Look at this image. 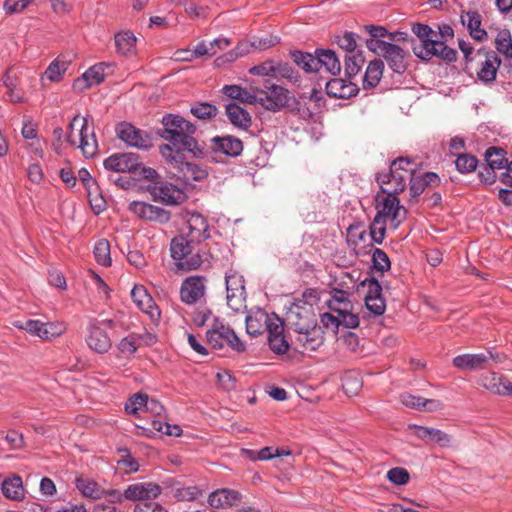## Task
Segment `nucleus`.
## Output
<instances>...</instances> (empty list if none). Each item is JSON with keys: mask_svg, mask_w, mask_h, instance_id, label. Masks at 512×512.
Segmentation results:
<instances>
[{"mask_svg": "<svg viewBox=\"0 0 512 512\" xmlns=\"http://www.w3.org/2000/svg\"><path fill=\"white\" fill-rule=\"evenodd\" d=\"M461 22L467 27L470 36L482 42L487 39L488 34L485 29L481 28L482 17L477 11H467L461 15Z\"/></svg>", "mask_w": 512, "mask_h": 512, "instance_id": "31", "label": "nucleus"}, {"mask_svg": "<svg viewBox=\"0 0 512 512\" xmlns=\"http://www.w3.org/2000/svg\"><path fill=\"white\" fill-rule=\"evenodd\" d=\"M88 116L82 118V124L78 130L77 147L82 150L83 156L92 158L98 151V142L94 128H89Z\"/></svg>", "mask_w": 512, "mask_h": 512, "instance_id": "24", "label": "nucleus"}, {"mask_svg": "<svg viewBox=\"0 0 512 512\" xmlns=\"http://www.w3.org/2000/svg\"><path fill=\"white\" fill-rule=\"evenodd\" d=\"M159 151L162 157L178 170L179 177L186 183L201 181L207 177L208 173L204 168L196 163L187 161L183 153L173 152L170 145H160Z\"/></svg>", "mask_w": 512, "mask_h": 512, "instance_id": "5", "label": "nucleus"}, {"mask_svg": "<svg viewBox=\"0 0 512 512\" xmlns=\"http://www.w3.org/2000/svg\"><path fill=\"white\" fill-rule=\"evenodd\" d=\"M116 50L123 56L132 55L136 50L137 38L130 31H120L114 36Z\"/></svg>", "mask_w": 512, "mask_h": 512, "instance_id": "37", "label": "nucleus"}, {"mask_svg": "<svg viewBox=\"0 0 512 512\" xmlns=\"http://www.w3.org/2000/svg\"><path fill=\"white\" fill-rule=\"evenodd\" d=\"M289 327H294L295 323H315L313 321V309L309 306L299 307L297 304H290L286 313Z\"/></svg>", "mask_w": 512, "mask_h": 512, "instance_id": "36", "label": "nucleus"}, {"mask_svg": "<svg viewBox=\"0 0 512 512\" xmlns=\"http://www.w3.org/2000/svg\"><path fill=\"white\" fill-rule=\"evenodd\" d=\"M408 56L407 51L392 43L383 57L393 72L403 74L407 69Z\"/></svg>", "mask_w": 512, "mask_h": 512, "instance_id": "30", "label": "nucleus"}, {"mask_svg": "<svg viewBox=\"0 0 512 512\" xmlns=\"http://www.w3.org/2000/svg\"><path fill=\"white\" fill-rule=\"evenodd\" d=\"M384 69V63L381 59L371 61L363 77V88L371 89L378 85Z\"/></svg>", "mask_w": 512, "mask_h": 512, "instance_id": "39", "label": "nucleus"}, {"mask_svg": "<svg viewBox=\"0 0 512 512\" xmlns=\"http://www.w3.org/2000/svg\"><path fill=\"white\" fill-rule=\"evenodd\" d=\"M496 51L506 60H512V35L509 29L499 30L494 41Z\"/></svg>", "mask_w": 512, "mask_h": 512, "instance_id": "42", "label": "nucleus"}, {"mask_svg": "<svg viewBox=\"0 0 512 512\" xmlns=\"http://www.w3.org/2000/svg\"><path fill=\"white\" fill-rule=\"evenodd\" d=\"M206 278L203 276H191L186 278L180 288L181 300L188 305L201 300L206 291Z\"/></svg>", "mask_w": 512, "mask_h": 512, "instance_id": "22", "label": "nucleus"}, {"mask_svg": "<svg viewBox=\"0 0 512 512\" xmlns=\"http://www.w3.org/2000/svg\"><path fill=\"white\" fill-rule=\"evenodd\" d=\"M327 306L336 314L339 312H346L347 309H352L349 293L341 289H334L331 292L330 299L327 301Z\"/></svg>", "mask_w": 512, "mask_h": 512, "instance_id": "40", "label": "nucleus"}, {"mask_svg": "<svg viewBox=\"0 0 512 512\" xmlns=\"http://www.w3.org/2000/svg\"><path fill=\"white\" fill-rule=\"evenodd\" d=\"M268 90H259L260 106L270 111H277L283 107L289 106L290 92L279 85L271 84Z\"/></svg>", "mask_w": 512, "mask_h": 512, "instance_id": "14", "label": "nucleus"}, {"mask_svg": "<svg viewBox=\"0 0 512 512\" xmlns=\"http://www.w3.org/2000/svg\"><path fill=\"white\" fill-rule=\"evenodd\" d=\"M352 309H347L346 312H339V326L347 329H355L359 326L360 320L357 314L352 313Z\"/></svg>", "mask_w": 512, "mask_h": 512, "instance_id": "61", "label": "nucleus"}, {"mask_svg": "<svg viewBox=\"0 0 512 512\" xmlns=\"http://www.w3.org/2000/svg\"><path fill=\"white\" fill-rule=\"evenodd\" d=\"M275 317V314L269 315L261 308L251 310L245 317L246 332L252 337L268 332Z\"/></svg>", "mask_w": 512, "mask_h": 512, "instance_id": "21", "label": "nucleus"}, {"mask_svg": "<svg viewBox=\"0 0 512 512\" xmlns=\"http://www.w3.org/2000/svg\"><path fill=\"white\" fill-rule=\"evenodd\" d=\"M475 57L480 65L477 71V78L485 85L492 84L501 65V59L497 52L480 48L476 51Z\"/></svg>", "mask_w": 512, "mask_h": 512, "instance_id": "10", "label": "nucleus"}, {"mask_svg": "<svg viewBox=\"0 0 512 512\" xmlns=\"http://www.w3.org/2000/svg\"><path fill=\"white\" fill-rule=\"evenodd\" d=\"M192 243L186 235L176 236L171 241V257L181 270H194L202 263L201 256L198 253L193 254Z\"/></svg>", "mask_w": 512, "mask_h": 512, "instance_id": "6", "label": "nucleus"}, {"mask_svg": "<svg viewBox=\"0 0 512 512\" xmlns=\"http://www.w3.org/2000/svg\"><path fill=\"white\" fill-rule=\"evenodd\" d=\"M162 492L161 486L153 482H137L128 485L123 491L126 500L150 502Z\"/></svg>", "mask_w": 512, "mask_h": 512, "instance_id": "17", "label": "nucleus"}, {"mask_svg": "<svg viewBox=\"0 0 512 512\" xmlns=\"http://www.w3.org/2000/svg\"><path fill=\"white\" fill-rule=\"evenodd\" d=\"M162 128L158 135L167 141L173 152L189 153L193 158L200 159L207 155L204 145L195 137L197 128L179 114L168 113L161 119Z\"/></svg>", "mask_w": 512, "mask_h": 512, "instance_id": "2", "label": "nucleus"}, {"mask_svg": "<svg viewBox=\"0 0 512 512\" xmlns=\"http://www.w3.org/2000/svg\"><path fill=\"white\" fill-rule=\"evenodd\" d=\"M387 479L398 486L404 485L409 480V473L405 468L395 467L387 472Z\"/></svg>", "mask_w": 512, "mask_h": 512, "instance_id": "59", "label": "nucleus"}, {"mask_svg": "<svg viewBox=\"0 0 512 512\" xmlns=\"http://www.w3.org/2000/svg\"><path fill=\"white\" fill-rule=\"evenodd\" d=\"M284 332L283 322L279 317H275L267 332V342L270 350L276 355H283L292 348L291 340H287Z\"/></svg>", "mask_w": 512, "mask_h": 512, "instance_id": "18", "label": "nucleus"}, {"mask_svg": "<svg viewBox=\"0 0 512 512\" xmlns=\"http://www.w3.org/2000/svg\"><path fill=\"white\" fill-rule=\"evenodd\" d=\"M108 66L106 63H98L88 68L81 77L75 79V89H87L94 85L102 83L105 79V67Z\"/></svg>", "mask_w": 512, "mask_h": 512, "instance_id": "27", "label": "nucleus"}, {"mask_svg": "<svg viewBox=\"0 0 512 512\" xmlns=\"http://www.w3.org/2000/svg\"><path fill=\"white\" fill-rule=\"evenodd\" d=\"M93 254L96 262L104 267H108L112 264L110 244L106 239H100L95 243Z\"/></svg>", "mask_w": 512, "mask_h": 512, "instance_id": "45", "label": "nucleus"}, {"mask_svg": "<svg viewBox=\"0 0 512 512\" xmlns=\"http://www.w3.org/2000/svg\"><path fill=\"white\" fill-rule=\"evenodd\" d=\"M146 190L154 201H159L166 205L180 204L186 198L183 189L162 180V178L155 185H147Z\"/></svg>", "mask_w": 512, "mask_h": 512, "instance_id": "11", "label": "nucleus"}, {"mask_svg": "<svg viewBox=\"0 0 512 512\" xmlns=\"http://www.w3.org/2000/svg\"><path fill=\"white\" fill-rule=\"evenodd\" d=\"M25 331L33 336H37L42 340H46L45 334L47 332L46 323L40 320L29 319L26 320Z\"/></svg>", "mask_w": 512, "mask_h": 512, "instance_id": "57", "label": "nucleus"}, {"mask_svg": "<svg viewBox=\"0 0 512 512\" xmlns=\"http://www.w3.org/2000/svg\"><path fill=\"white\" fill-rule=\"evenodd\" d=\"M190 111L193 116L202 120L211 119L217 115L216 106L207 102H202L191 107Z\"/></svg>", "mask_w": 512, "mask_h": 512, "instance_id": "56", "label": "nucleus"}, {"mask_svg": "<svg viewBox=\"0 0 512 512\" xmlns=\"http://www.w3.org/2000/svg\"><path fill=\"white\" fill-rule=\"evenodd\" d=\"M259 90L260 89L247 90L239 85H225L222 89L227 97L252 105H260L261 98Z\"/></svg>", "mask_w": 512, "mask_h": 512, "instance_id": "32", "label": "nucleus"}, {"mask_svg": "<svg viewBox=\"0 0 512 512\" xmlns=\"http://www.w3.org/2000/svg\"><path fill=\"white\" fill-rule=\"evenodd\" d=\"M147 404L148 396L146 394L136 393L125 403V411L129 414L135 415L138 411L145 409Z\"/></svg>", "mask_w": 512, "mask_h": 512, "instance_id": "52", "label": "nucleus"}, {"mask_svg": "<svg viewBox=\"0 0 512 512\" xmlns=\"http://www.w3.org/2000/svg\"><path fill=\"white\" fill-rule=\"evenodd\" d=\"M362 288L367 290L364 297L367 310L374 316H381L386 310V303L382 296V287L375 278H366L361 282Z\"/></svg>", "mask_w": 512, "mask_h": 512, "instance_id": "13", "label": "nucleus"}, {"mask_svg": "<svg viewBox=\"0 0 512 512\" xmlns=\"http://www.w3.org/2000/svg\"><path fill=\"white\" fill-rule=\"evenodd\" d=\"M131 297L137 307L144 313L148 314L151 319H157L160 317V310L144 287L135 286L131 291Z\"/></svg>", "mask_w": 512, "mask_h": 512, "instance_id": "28", "label": "nucleus"}, {"mask_svg": "<svg viewBox=\"0 0 512 512\" xmlns=\"http://www.w3.org/2000/svg\"><path fill=\"white\" fill-rule=\"evenodd\" d=\"M274 77L286 79L293 84L299 83L301 80L299 73L290 64L281 61L275 63Z\"/></svg>", "mask_w": 512, "mask_h": 512, "instance_id": "48", "label": "nucleus"}, {"mask_svg": "<svg viewBox=\"0 0 512 512\" xmlns=\"http://www.w3.org/2000/svg\"><path fill=\"white\" fill-rule=\"evenodd\" d=\"M244 282L243 276L236 270L229 269L225 274L227 305L234 311H239L244 307L246 299Z\"/></svg>", "mask_w": 512, "mask_h": 512, "instance_id": "9", "label": "nucleus"}, {"mask_svg": "<svg viewBox=\"0 0 512 512\" xmlns=\"http://www.w3.org/2000/svg\"><path fill=\"white\" fill-rule=\"evenodd\" d=\"M241 498L242 495L238 491L223 488L212 492L209 495L208 502L212 508H227L237 505Z\"/></svg>", "mask_w": 512, "mask_h": 512, "instance_id": "29", "label": "nucleus"}, {"mask_svg": "<svg viewBox=\"0 0 512 512\" xmlns=\"http://www.w3.org/2000/svg\"><path fill=\"white\" fill-rule=\"evenodd\" d=\"M117 348L126 358H130L137 351V344L133 337L128 336L120 340L117 344Z\"/></svg>", "mask_w": 512, "mask_h": 512, "instance_id": "63", "label": "nucleus"}, {"mask_svg": "<svg viewBox=\"0 0 512 512\" xmlns=\"http://www.w3.org/2000/svg\"><path fill=\"white\" fill-rule=\"evenodd\" d=\"M489 359H493L496 362L500 361L499 355L488 351L487 354H461L453 358L452 364L455 368L460 370H480L487 367Z\"/></svg>", "mask_w": 512, "mask_h": 512, "instance_id": "16", "label": "nucleus"}, {"mask_svg": "<svg viewBox=\"0 0 512 512\" xmlns=\"http://www.w3.org/2000/svg\"><path fill=\"white\" fill-rule=\"evenodd\" d=\"M478 384L493 394L512 397V381L495 372L482 374Z\"/></svg>", "mask_w": 512, "mask_h": 512, "instance_id": "23", "label": "nucleus"}, {"mask_svg": "<svg viewBox=\"0 0 512 512\" xmlns=\"http://www.w3.org/2000/svg\"><path fill=\"white\" fill-rule=\"evenodd\" d=\"M320 323L322 326H320L322 329H326L327 331H330L332 333H337L339 329V315H334L333 313H322L320 315Z\"/></svg>", "mask_w": 512, "mask_h": 512, "instance_id": "60", "label": "nucleus"}, {"mask_svg": "<svg viewBox=\"0 0 512 512\" xmlns=\"http://www.w3.org/2000/svg\"><path fill=\"white\" fill-rule=\"evenodd\" d=\"M85 341L88 347L98 354L107 353L112 346L109 335L98 325L97 319H91L89 321Z\"/></svg>", "mask_w": 512, "mask_h": 512, "instance_id": "15", "label": "nucleus"}, {"mask_svg": "<svg viewBox=\"0 0 512 512\" xmlns=\"http://www.w3.org/2000/svg\"><path fill=\"white\" fill-rule=\"evenodd\" d=\"M506 152L502 148L489 147L485 152L486 162L491 170L505 168L510 162L505 157Z\"/></svg>", "mask_w": 512, "mask_h": 512, "instance_id": "43", "label": "nucleus"}, {"mask_svg": "<svg viewBox=\"0 0 512 512\" xmlns=\"http://www.w3.org/2000/svg\"><path fill=\"white\" fill-rule=\"evenodd\" d=\"M190 241L201 243L211 238V228L207 218L197 211H186L182 215Z\"/></svg>", "mask_w": 512, "mask_h": 512, "instance_id": "12", "label": "nucleus"}, {"mask_svg": "<svg viewBox=\"0 0 512 512\" xmlns=\"http://www.w3.org/2000/svg\"><path fill=\"white\" fill-rule=\"evenodd\" d=\"M293 62L306 73L317 72L324 68L331 75L341 71V62L334 50L318 48L315 53L295 50L290 52Z\"/></svg>", "mask_w": 512, "mask_h": 512, "instance_id": "3", "label": "nucleus"}, {"mask_svg": "<svg viewBox=\"0 0 512 512\" xmlns=\"http://www.w3.org/2000/svg\"><path fill=\"white\" fill-rule=\"evenodd\" d=\"M3 84L8 89L9 100L13 103H23L25 98L23 93L17 89V79L6 72L3 76Z\"/></svg>", "mask_w": 512, "mask_h": 512, "instance_id": "50", "label": "nucleus"}, {"mask_svg": "<svg viewBox=\"0 0 512 512\" xmlns=\"http://www.w3.org/2000/svg\"><path fill=\"white\" fill-rule=\"evenodd\" d=\"M212 150L229 157H238L243 151L242 141L232 135L216 136L211 139Z\"/></svg>", "mask_w": 512, "mask_h": 512, "instance_id": "25", "label": "nucleus"}, {"mask_svg": "<svg viewBox=\"0 0 512 512\" xmlns=\"http://www.w3.org/2000/svg\"><path fill=\"white\" fill-rule=\"evenodd\" d=\"M458 47L464 55V71L467 72L470 69V64L474 60H477V58L475 57L476 52H474V48L471 45V43L463 39H458Z\"/></svg>", "mask_w": 512, "mask_h": 512, "instance_id": "58", "label": "nucleus"}, {"mask_svg": "<svg viewBox=\"0 0 512 512\" xmlns=\"http://www.w3.org/2000/svg\"><path fill=\"white\" fill-rule=\"evenodd\" d=\"M69 64V61L56 58L49 64L44 75L51 82H59L67 71Z\"/></svg>", "mask_w": 512, "mask_h": 512, "instance_id": "44", "label": "nucleus"}, {"mask_svg": "<svg viewBox=\"0 0 512 512\" xmlns=\"http://www.w3.org/2000/svg\"><path fill=\"white\" fill-rule=\"evenodd\" d=\"M418 439L427 444H437L440 447H449L451 445V436L442 430L418 425Z\"/></svg>", "mask_w": 512, "mask_h": 512, "instance_id": "34", "label": "nucleus"}, {"mask_svg": "<svg viewBox=\"0 0 512 512\" xmlns=\"http://www.w3.org/2000/svg\"><path fill=\"white\" fill-rule=\"evenodd\" d=\"M75 485L78 491L86 498L93 500L103 498L104 488L91 479L78 477L75 480Z\"/></svg>", "mask_w": 512, "mask_h": 512, "instance_id": "38", "label": "nucleus"}, {"mask_svg": "<svg viewBox=\"0 0 512 512\" xmlns=\"http://www.w3.org/2000/svg\"><path fill=\"white\" fill-rule=\"evenodd\" d=\"M133 512H168V510L158 502H141L135 505Z\"/></svg>", "mask_w": 512, "mask_h": 512, "instance_id": "64", "label": "nucleus"}, {"mask_svg": "<svg viewBox=\"0 0 512 512\" xmlns=\"http://www.w3.org/2000/svg\"><path fill=\"white\" fill-rule=\"evenodd\" d=\"M151 433L154 431L161 432L168 436L178 437L182 434V429L177 424H170L165 421L152 420L151 422Z\"/></svg>", "mask_w": 512, "mask_h": 512, "instance_id": "54", "label": "nucleus"}, {"mask_svg": "<svg viewBox=\"0 0 512 512\" xmlns=\"http://www.w3.org/2000/svg\"><path fill=\"white\" fill-rule=\"evenodd\" d=\"M328 96L339 99H348L359 92V88L351 79L333 78L326 83Z\"/></svg>", "mask_w": 512, "mask_h": 512, "instance_id": "26", "label": "nucleus"}, {"mask_svg": "<svg viewBox=\"0 0 512 512\" xmlns=\"http://www.w3.org/2000/svg\"><path fill=\"white\" fill-rule=\"evenodd\" d=\"M373 268L383 274L391 268V262L388 255L381 249L375 248L372 251Z\"/></svg>", "mask_w": 512, "mask_h": 512, "instance_id": "55", "label": "nucleus"}, {"mask_svg": "<svg viewBox=\"0 0 512 512\" xmlns=\"http://www.w3.org/2000/svg\"><path fill=\"white\" fill-rule=\"evenodd\" d=\"M117 138L129 147L149 150L153 146L152 136L129 122H120L115 128Z\"/></svg>", "mask_w": 512, "mask_h": 512, "instance_id": "8", "label": "nucleus"}, {"mask_svg": "<svg viewBox=\"0 0 512 512\" xmlns=\"http://www.w3.org/2000/svg\"><path fill=\"white\" fill-rule=\"evenodd\" d=\"M477 164V158L466 153L459 154L455 160L456 169L462 174L474 171L477 167Z\"/></svg>", "mask_w": 512, "mask_h": 512, "instance_id": "51", "label": "nucleus"}, {"mask_svg": "<svg viewBox=\"0 0 512 512\" xmlns=\"http://www.w3.org/2000/svg\"><path fill=\"white\" fill-rule=\"evenodd\" d=\"M2 494L5 498L19 501L25 496L22 478L12 474L2 480Z\"/></svg>", "mask_w": 512, "mask_h": 512, "instance_id": "33", "label": "nucleus"}, {"mask_svg": "<svg viewBox=\"0 0 512 512\" xmlns=\"http://www.w3.org/2000/svg\"><path fill=\"white\" fill-rule=\"evenodd\" d=\"M292 349L304 354L318 350L324 343V331L317 323H295L288 327Z\"/></svg>", "mask_w": 512, "mask_h": 512, "instance_id": "4", "label": "nucleus"}, {"mask_svg": "<svg viewBox=\"0 0 512 512\" xmlns=\"http://www.w3.org/2000/svg\"><path fill=\"white\" fill-rule=\"evenodd\" d=\"M410 158L399 157L393 160L387 172L379 173L376 181L380 191L375 196L376 215L370 225L372 240L381 244L384 240L387 223L397 228L406 217V209L400 204L398 194L403 192L410 181V194L416 196V183L413 182Z\"/></svg>", "mask_w": 512, "mask_h": 512, "instance_id": "1", "label": "nucleus"}, {"mask_svg": "<svg viewBox=\"0 0 512 512\" xmlns=\"http://www.w3.org/2000/svg\"><path fill=\"white\" fill-rule=\"evenodd\" d=\"M441 182L440 176L435 172H425L418 175V196L428 189H437Z\"/></svg>", "mask_w": 512, "mask_h": 512, "instance_id": "49", "label": "nucleus"}, {"mask_svg": "<svg viewBox=\"0 0 512 512\" xmlns=\"http://www.w3.org/2000/svg\"><path fill=\"white\" fill-rule=\"evenodd\" d=\"M210 346L215 350H222L226 345L238 353L246 350V344L237 336L229 326L215 322L206 333Z\"/></svg>", "mask_w": 512, "mask_h": 512, "instance_id": "7", "label": "nucleus"}, {"mask_svg": "<svg viewBox=\"0 0 512 512\" xmlns=\"http://www.w3.org/2000/svg\"><path fill=\"white\" fill-rule=\"evenodd\" d=\"M132 175H134L136 183L141 180H146L150 182L148 185H155V183L161 179V176L155 169L141 164L140 157L138 158V165L135 170H133Z\"/></svg>", "mask_w": 512, "mask_h": 512, "instance_id": "47", "label": "nucleus"}, {"mask_svg": "<svg viewBox=\"0 0 512 512\" xmlns=\"http://www.w3.org/2000/svg\"><path fill=\"white\" fill-rule=\"evenodd\" d=\"M357 34L351 31H345L335 36L337 45L345 51V54L354 53L361 48L357 45Z\"/></svg>", "mask_w": 512, "mask_h": 512, "instance_id": "46", "label": "nucleus"}, {"mask_svg": "<svg viewBox=\"0 0 512 512\" xmlns=\"http://www.w3.org/2000/svg\"><path fill=\"white\" fill-rule=\"evenodd\" d=\"M445 42L443 40L433 39L422 45L421 53H418V59L430 60L433 56L438 57L439 50L442 49Z\"/></svg>", "mask_w": 512, "mask_h": 512, "instance_id": "53", "label": "nucleus"}, {"mask_svg": "<svg viewBox=\"0 0 512 512\" xmlns=\"http://www.w3.org/2000/svg\"><path fill=\"white\" fill-rule=\"evenodd\" d=\"M364 63L365 57L363 55L362 49L354 53L345 54L344 70L346 77L348 79L354 78L359 73Z\"/></svg>", "mask_w": 512, "mask_h": 512, "instance_id": "41", "label": "nucleus"}, {"mask_svg": "<svg viewBox=\"0 0 512 512\" xmlns=\"http://www.w3.org/2000/svg\"><path fill=\"white\" fill-rule=\"evenodd\" d=\"M275 61L267 60L249 69V73L257 76H273L275 72Z\"/></svg>", "mask_w": 512, "mask_h": 512, "instance_id": "62", "label": "nucleus"}, {"mask_svg": "<svg viewBox=\"0 0 512 512\" xmlns=\"http://www.w3.org/2000/svg\"><path fill=\"white\" fill-rule=\"evenodd\" d=\"M129 209L137 217L147 221L164 224L171 219L169 211L143 201H132L129 205Z\"/></svg>", "mask_w": 512, "mask_h": 512, "instance_id": "19", "label": "nucleus"}, {"mask_svg": "<svg viewBox=\"0 0 512 512\" xmlns=\"http://www.w3.org/2000/svg\"><path fill=\"white\" fill-rule=\"evenodd\" d=\"M226 115L230 123L242 130H246L251 125V116L246 109L237 103H228L225 107Z\"/></svg>", "mask_w": 512, "mask_h": 512, "instance_id": "35", "label": "nucleus"}, {"mask_svg": "<svg viewBox=\"0 0 512 512\" xmlns=\"http://www.w3.org/2000/svg\"><path fill=\"white\" fill-rule=\"evenodd\" d=\"M139 155L133 152L114 153L103 161L107 171L132 174L138 165Z\"/></svg>", "mask_w": 512, "mask_h": 512, "instance_id": "20", "label": "nucleus"}]
</instances>
